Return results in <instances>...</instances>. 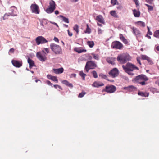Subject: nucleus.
Instances as JSON below:
<instances>
[{"label":"nucleus","instance_id":"obj_1","mask_svg":"<svg viewBox=\"0 0 159 159\" xmlns=\"http://www.w3.org/2000/svg\"><path fill=\"white\" fill-rule=\"evenodd\" d=\"M131 57L130 55L126 53L120 54L117 57V60L120 62L124 64L127 61L130 60Z\"/></svg>","mask_w":159,"mask_h":159},{"label":"nucleus","instance_id":"obj_2","mask_svg":"<svg viewBox=\"0 0 159 159\" xmlns=\"http://www.w3.org/2000/svg\"><path fill=\"white\" fill-rule=\"evenodd\" d=\"M148 78L144 75H139L134 79V82L140 84L142 85H145L147 83L145 81L148 80Z\"/></svg>","mask_w":159,"mask_h":159},{"label":"nucleus","instance_id":"obj_3","mask_svg":"<svg viewBox=\"0 0 159 159\" xmlns=\"http://www.w3.org/2000/svg\"><path fill=\"white\" fill-rule=\"evenodd\" d=\"M50 48L56 54H60L62 53L61 48L58 45L52 43L50 45Z\"/></svg>","mask_w":159,"mask_h":159},{"label":"nucleus","instance_id":"obj_4","mask_svg":"<svg viewBox=\"0 0 159 159\" xmlns=\"http://www.w3.org/2000/svg\"><path fill=\"white\" fill-rule=\"evenodd\" d=\"M56 5L55 2L53 0H51L49 2L48 8H47L45 10L46 12L48 13L53 12L56 8Z\"/></svg>","mask_w":159,"mask_h":159},{"label":"nucleus","instance_id":"obj_5","mask_svg":"<svg viewBox=\"0 0 159 159\" xmlns=\"http://www.w3.org/2000/svg\"><path fill=\"white\" fill-rule=\"evenodd\" d=\"M46 53L43 50L41 52H38L36 53V56L41 61H45L47 60Z\"/></svg>","mask_w":159,"mask_h":159},{"label":"nucleus","instance_id":"obj_6","mask_svg":"<svg viewBox=\"0 0 159 159\" xmlns=\"http://www.w3.org/2000/svg\"><path fill=\"white\" fill-rule=\"evenodd\" d=\"M111 46L114 48L121 49L123 48V45L120 42L115 41L112 43Z\"/></svg>","mask_w":159,"mask_h":159},{"label":"nucleus","instance_id":"obj_7","mask_svg":"<svg viewBox=\"0 0 159 159\" xmlns=\"http://www.w3.org/2000/svg\"><path fill=\"white\" fill-rule=\"evenodd\" d=\"M97 65L95 63L92 61H89L87 62L85 66V70L89 69H94L96 67Z\"/></svg>","mask_w":159,"mask_h":159},{"label":"nucleus","instance_id":"obj_8","mask_svg":"<svg viewBox=\"0 0 159 159\" xmlns=\"http://www.w3.org/2000/svg\"><path fill=\"white\" fill-rule=\"evenodd\" d=\"M35 41L38 45L40 44H44L48 42V41L43 37L39 36L35 39Z\"/></svg>","mask_w":159,"mask_h":159},{"label":"nucleus","instance_id":"obj_9","mask_svg":"<svg viewBox=\"0 0 159 159\" xmlns=\"http://www.w3.org/2000/svg\"><path fill=\"white\" fill-rule=\"evenodd\" d=\"M122 67L124 70H132V69L138 70V68L137 67L129 62L127 63L125 66L123 65Z\"/></svg>","mask_w":159,"mask_h":159},{"label":"nucleus","instance_id":"obj_10","mask_svg":"<svg viewBox=\"0 0 159 159\" xmlns=\"http://www.w3.org/2000/svg\"><path fill=\"white\" fill-rule=\"evenodd\" d=\"M31 10L32 12L36 14L39 13V7L36 4H32L30 6Z\"/></svg>","mask_w":159,"mask_h":159},{"label":"nucleus","instance_id":"obj_11","mask_svg":"<svg viewBox=\"0 0 159 159\" xmlns=\"http://www.w3.org/2000/svg\"><path fill=\"white\" fill-rule=\"evenodd\" d=\"M116 89V87L113 85H111L109 86H106L105 90L107 93H111L114 92Z\"/></svg>","mask_w":159,"mask_h":159},{"label":"nucleus","instance_id":"obj_12","mask_svg":"<svg viewBox=\"0 0 159 159\" xmlns=\"http://www.w3.org/2000/svg\"><path fill=\"white\" fill-rule=\"evenodd\" d=\"M131 29L133 30V32L135 35H136L137 37L141 36V32L138 29L134 27H132Z\"/></svg>","mask_w":159,"mask_h":159},{"label":"nucleus","instance_id":"obj_13","mask_svg":"<svg viewBox=\"0 0 159 159\" xmlns=\"http://www.w3.org/2000/svg\"><path fill=\"white\" fill-rule=\"evenodd\" d=\"M119 74L118 70H111L109 72V75L112 77L114 78L117 76Z\"/></svg>","mask_w":159,"mask_h":159},{"label":"nucleus","instance_id":"obj_14","mask_svg":"<svg viewBox=\"0 0 159 159\" xmlns=\"http://www.w3.org/2000/svg\"><path fill=\"white\" fill-rule=\"evenodd\" d=\"M11 12L9 13V14L11 16H15L17 15V8L15 6H13L11 7Z\"/></svg>","mask_w":159,"mask_h":159},{"label":"nucleus","instance_id":"obj_15","mask_svg":"<svg viewBox=\"0 0 159 159\" xmlns=\"http://www.w3.org/2000/svg\"><path fill=\"white\" fill-rule=\"evenodd\" d=\"M11 62L12 64L17 67H20L22 65V62L18 61L12 60Z\"/></svg>","mask_w":159,"mask_h":159},{"label":"nucleus","instance_id":"obj_16","mask_svg":"<svg viewBox=\"0 0 159 159\" xmlns=\"http://www.w3.org/2000/svg\"><path fill=\"white\" fill-rule=\"evenodd\" d=\"M96 20L98 22L103 24H105L104 20L102 16L101 15H99L97 16Z\"/></svg>","mask_w":159,"mask_h":159},{"label":"nucleus","instance_id":"obj_17","mask_svg":"<svg viewBox=\"0 0 159 159\" xmlns=\"http://www.w3.org/2000/svg\"><path fill=\"white\" fill-rule=\"evenodd\" d=\"M116 58L112 57H108L107 58V61L109 63L112 65L114 64V61L116 60Z\"/></svg>","mask_w":159,"mask_h":159},{"label":"nucleus","instance_id":"obj_18","mask_svg":"<svg viewBox=\"0 0 159 159\" xmlns=\"http://www.w3.org/2000/svg\"><path fill=\"white\" fill-rule=\"evenodd\" d=\"M104 84L101 82L98 81H95L94 82L92 85V86L94 87H99L100 86H103Z\"/></svg>","mask_w":159,"mask_h":159},{"label":"nucleus","instance_id":"obj_19","mask_svg":"<svg viewBox=\"0 0 159 159\" xmlns=\"http://www.w3.org/2000/svg\"><path fill=\"white\" fill-rule=\"evenodd\" d=\"M124 89H126L129 91H132L136 90L137 88L136 87L132 86L131 85L126 87H124Z\"/></svg>","mask_w":159,"mask_h":159},{"label":"nucleus","instance_id":"obj_20","mask_svg":"<svg viewBox=\"0 0 159 159\" xmlns=\"http://www.w3.org/2000/svg\"><path fill=\"white\" fill-rule=\"evenodd\" d=\"M120 38V40L125 44H127L128 42L126 39L123 34H120L119 35Z\"/></svg>","mask_w":159,"mask_h":159},{"label":"nucleus","instance_id":"obj_21","mask_svg":"<svg viewBox=\"0 0 159 159\" xmlns=\"http://www.w3.org/2000/svg\"><path fill=\"white\" fill-rule=\"evenodd\" d=\"M145 5L148 7V11H152L153 10L155 5L153 3L151 5H149L147 4H145Z\"/></svg>","mask_w":159,"mask_h":159},{"label":"nucleus","instance_id":"obj_22","mask_svg":"<svg viewBox=\"0 0 159 159\" xmlns=\"http://www.w3.org/2000/svg\"><path fill=\"white\" fill-rule=\"evenodd\" d=\"M133 14L135 17H139L140 16V12L139 10L136 9L133 10Z\"/></svg>","mask_w":159,"mask_h":159},{"label":"nucleus","instance_id":"obj_23","mask_svg":"<svg viewBox=\"0 0 159 159\" xmlns=\"http://www.w3.org/2000/svg\"><path fill=\"white\" fill-rule=\"evenodd\" d=\"M62 84L66 85L70 87H73L72 84L69 83L67 80H64L62 81Z\"/></svg>","mask_w":159,"mask_h":159},{"label":"nucleus","instance_id":"obj_24","mask_svg":"<svg viewBox=\"0 0 159 159\" xmlns=\"http://www.w3.org/2000/svg\"><path fill=\"white\" fill-rule=\"evenodd\" d=\"M28 62L29 63L30 69H31V67L33 66L34 65V61L29 58L28 59Z\"/></svg>","mask_w":159,"mask_h":159},{"label":"nucleus","instance_id":"obj_25","mask_svg":"<svg viewBox=\"0 0 159 159\" xmlns=\"http://www.w3.org/2000/svg\"><path fill=\"white\" fill-rule=\"evenodd\" d=\"M110 14L113 16L115 18H118L119 17L117 15L116 11L115 10H112L110 12Z\"/></svg>","mask_w":159,"mask_h":159},{"label":"nucleus","instance_id":"obj_26","mask_svg":"<svg viewBox=\"0 0 159 159\" xmlns=\"http://www.w3.org/2000/svg\"><path fill=\"white\" fill-rule=\"evenodd\" d=\"M87 45L91 48H93L94 45V43L93 41H88L87 43Z\"/></svg>","mask_w":159,"mask_h":159},{"label":"nucleus","instance_id":"obj_27","mask_svg":"<svg viewBox=\"0 0 159 159\" xmlns=\"http://www.w3.org/2000/svg\"><path fill=\"white\" fill-rule=\"evenodd\" d=\"M138 95L143 97H148L149 93H143L142 92H139L138 93Z\"/></svg>","mask_w":159,"mask_h":159},{"label":"nucleus","instance_id":"obj_28","mask_svg":"<svg viewBox=\"0 0 159 159\" xmlns=\"http://www.w3.org/2000/svg\"><path fill=\"white\" fill-rule=\"evenodd\" d=\"M59 16L62 18V20L64 22L67 23H69V19L68 18H66L64 17L63 16L61 15H60Z\"/></svg>","mask_w":159,"mask_h":159},{"label":"nucleus","instance_id":"obj_29","mask_svg":"<svg viewBox=\"0 0 159 159\" xmlns=\"http://www.w3.org/2000/svg\"><path fill=\"white\" fill-rule=\"evenodd\" d=\"M87 28L86 30H85L84 32L86 33L90 34L91 32V30L88 24L86 25Z\"/></svg>","mask_w":159,"mask_h":159},{"label":"nucleus","instance_id":"obj_30","mask_svg":"<svg viewBox=\"0 0 159 159\" xmlns=\"http://www.w3.org/2000/svg\"><path fill=\"white\" fill-rule=\"evenodd\" d=\"M79 26L77 24L75 25L73 27L74 30L75 31L77 34H78L79 33Z\"/></svg>","mask_w":159,"mask_h":159},{"label":"nucleus","instance_id":"obj_31","mask_svg":"<svg viewBox=\"0 0 159 159\" xmlns=\"http://www.w3.org/2000/svg\"><path fill=\"white\" fill-rule=\"evenodd\" d=\"M136 23L139 26H142L143 27H144L145 26V23L143 21H137Z\"/></svg>","mask_w":159,"mask_h":159},{"label":"nucleus","instance_id":"obj_32","mask_svg":"<svg viewBox=\"0 0 159 159\" xmlns=\"http://www.w3.org/2000/svg\"><path fill=\"white\" fill-rule=\"evenodd\" d=\"M153 36L157 38H159V30H157L154 32Z\"/></svg>","mask_w":159,"mask_h":159},{"label":"nucleus","instance_id":"obj_33","mask_svg":"<svg viewBox=\"0 0 159 159\" xmlns=\"http://www.w3.org/2000/svg\"><path fill=\"white\" fill-rule=\"evenodd\" d=\"M126 73L130 75H134L133 73V70H125Z\"/></svg>","mask_w":159,"mask_h":159},{"label":"nucleus","instance_id":"obj_34","mask_svg":"<svg viewBox=\"0 0 159 159\" xmlns=\"http://www.w3.org/2000/svg\"><path fill=\"white\" fill-rule=\"evenodd\" d=\"M79 74L80 75L82 78L83 80H84L86 74L84 73L82 71H81L80 72Z\"/></svg>","mask_w":159,"mask_h":159},{"label":"nucleus","instance_id":"obj_35","mask_svg":"<svg viewBox=\"0 0 159 159\" xmlns=\"http://www.w3.org/2000/svg\"><path fill=\"white\" fill-rule=\"evenodd\" d=\"M99 76L103 79H106L108 81H110L109 79H107V76L101 73L99 75Z\"/></svg>","mask_w":159,"mask_h":159},{"label":"nucleus","instance_id":"obj_36","mask_svg":"<svg viewBox=\"0 0 159 159\" xmlns=\"http://www.w3.org/2000/svg\"><path fill=\"white\" fill-rule=\"evenodd\" d=\"M76 51L78 53H81L82 52H85L87 51L86 50L83 49H78Z\"/></svg>","mask_w":159,"mask_h":159},{"label":"nucleus","instance_id":"obj_37","mask_svg":"<svg viewBox=\"0 0 159 159\" xmlns=\"http://www.w3.org/2000/svg\"><path fill=\"white\" fill-rule=\"evenodd\" d=\"M63 70H53V72L56 74H59L62 73Z\"/></svg>","mask_w":159,"mask_h":159},{"label":"nucleus","instance_id":"obj_38","mask_svg":"<svg viewBox=\"0 0 159 159\" xmlns=\"http://www.w3.org/2000/svg\"><path fill=\"white\" fill-rule=\"evenodd\" d=\"M11 16L10 14H9V13H6L5 14L3 17V19L4 20L7 19H8L9 17Z\"/></svg>","mask_w":159,"mask_h":159},{"label":"nucleus","instance_id":"obj_39","mask_svg":"<svg viewBox=\"0 0 159 159\" xmlns=\"http://www.w3.org/2000/svg\"><path fill=\"white\" fill-rule=\"evenodd\" d=\"M141 57L142 59L143 60H146L148 58V56H147L146 55H141Z\"/></svg>","mask_w":159,"mask_h":159},{"label":"nucleus","instance_id":"obj_40","mask_svg":"<svg viewBox=\"0 0 159 159\" xmlns=\"http://www.w3.org/2000/svg\"><path fill=\"white\" fill-rule=\"evenodd\" d=\"M91 55L95 59L97 60L98 59V55L94 53H92Z\"/></svg>","mask_w":159,"mask_h":159},{"label":"nucleus","instance_id":"obj_41","mask_svg":"<svg viewBox=\"0 0 159 159\" xmlns=\"http://www.w3.org/2000/svg\"><path fill=\"white\" fill-rule=\"evenodd\" d=\"M93 74V77L95 78H97L98 77V75L97 73V72L95 71H93L92 72Z\"/></svg>","mask_w":159,"mask_h":159},{"label":"nucleus","instance_id":"obj_42","mask_svg":"<svg viewBox=\"0 0 159 159\" xmlns=\"http://www.w3.org/2000/svg\"><path fill=\"white\" fill-rule=\"evenodd\" d=\"M117 2V0H111V3L112 5H114L116 4Z\"/></svg>","mask_w":159,"mask_h":159},{"label":"nucleus","instance_id":"obj_43","mask_svg":"<svg viewBox=\"0 0 159 159\" xmlns=\"http://www.w3.org/2000/svg\"><path fill=\"white\" fill-rule=\"evenodd\" d=\"M85 94V92H82L79 94L78 97L80 98H82L83 97Z\"/></svg>","mask_w":159,"mask_h":159},{"label":"nucleus","instance_id":"obj_44","mask_svg":"<svg viewBox=\"0 0 159 159\" xmlns=\"http://www.w3.org/2000/svg\"><path fill=\"white\" fill-rule=\"evenodd\" d=\"M51 80L54 81H56L57 83L58 82V80L55 76H53Z\"/></svg>","mask_w":159,"mask_h":159},{"label":"nucleus","instance_id":"obj_45","mask_svg":"<svg viewBox=\"0 0 159 159\" xmlns=\"http://www.w3.org/2000/svg\"><path fill=\"white\" fill-rule=\"evenodd\" d=\"M150 5L152 4L153 0H145Z\"/></svg>","mask_w":159,"mask_h":159},{"label":"nucleus","instance_id":"obj_46","mask_svg":"<svg viewBox=\"0 0 159 159\" xmlns=\"http://www.w3.org/2000/svg\"><path fill=\"white\" fill-rule=\"evenodd\" d=\"M148 61L150 64H151L152 63V60H151V58L148 57V58L146 60Z\"/></svg>","mask_w":159,"mask_h":159},{"label":"nucleus","instance_id":"obj_47","mask_svg":"<svg viewBox=\"0 0 159 159\" xmlns=\"http://www.w3.org/2000/svg\"><path fill=\"white\" fill-rule=\"evenodd\" d=\"M53 86L56 89H57V87L59 89H62L61 87L60 86L58 85H54Z\"/></svg>","mask_w":159,"mask_h":159},{"label":"nucleus","instance_id":"obj_48","mask_svg":"<svg viewBox=\"0 0 159 159\" xmlns=\"http://www.w3.org/2000/svg\"><path fill=\"white\" fill-rule=\"evenodd\" d=\"M69 36H72L73 35V34L71 32H70L69 30H67Z\"/></svg>","mask_w":159,"mask_h":159},{"label":"nucleus","instance_id":"obj_49","mask_svg":"<svg viewBox=\"0 0 159 159\" xmlns=\"http://www.w3.org/2000/svg\"><path fill=\"white\" fill-rule=\"evenodd\" d=\"M53 76H52L51 75H47V78L48 79H52V77Z\"/></svg>","mask_w":159,"mask_h":159},{"label":"nucleus","instance_id":"obj_50","mask_svg":"<svg viewBox=\"0 0 159 159\" xmlns=\"http://www.w3.org/2000/svg\"><path fill=\"white\" fill-rule=\"evenodd\" d=\"M43 50L44 51H45L47 52V53H48L49 52V50L47 48H44V50L43 49Z\"/></svg>","mask_w":159,"mask_h":159},{"label":"nucleus","instance_id":"obj_51","mask_svg":"<svg viewBox=\"0 0 159 159\" xmlns=\"http://www.w3.org/2000/svg\"><path fill=\"white\" fill-rule=\"evenodd\" d=\"M47 84L49 85L52 86L53 84H52L48 80L47 81Z\"/></svg>","mask_w":159,"mask_h":159},{"label":"nucleus","instance_id":"obj_52","mask_svg":"<svg viewBox=\"0 0 159 159\" xmlns=\"http://www.w3.org/2000/svg\"><path fill=\"white\" fill-rule=\"evenodd\" d=\"M98 34H101L102 33V30L100 28L98 29Z\"/></svg>","mask_w":159,"mask_h":159},{"label":"nucleus","instance_id":"obj_53","mask_svg":"<svg viewBox=\"0 0 159 159\" xmlns=\"http://www.w3.org/2000/svg\"><path fill=\"white\" fill-rule=\"evenodd\" d=\"M76 75L75 74H71L70 75V77H76Z\"/></svg>","mask_w":159,"mask_h":159},{"label":"nucleus","instance_id":"obj_54","mask_svg":"<svg viewBox=\"0 0 159 159\" xmlns=\"http://www.w3.org/2000/svg\"><path fill=\"white\" fill-rule=\"evenodd\" d=\"M14 51V49L13 48H11L9 50V52L13 53Z\"/></svg>","mask_w":159,"mask_h":159},{"label":"nucleus","instance_id":"obj_55","mask_svg":"<svg viewBox=\"0 0 159 159\" xmlns=\"http://www.w3.org/2000/svg\"><path fill=\"white\" fill-rule=\"evenodd\" d=\"M54 40L57 42H58L59 41L58 39L56 37H54Z\"/></svg>","mask_w":159,"mask_h":159},{"label":"nucleus","instance_id":"obj_56","mask_svg":"<svg viewBox=\"0 0 159 159\" xmlns=\"http://www.w3.org/2000/svg\"><path fill=\"white\" fill-rule=\"evenodd\" d=\"M134 2H135V4L136 5H138V0H133Z\"/></svg>","mask_w":159,"mask_h":159},{"label":"nucleus","instance_id":"obj_57","mask_svg":"<svg viewBox=\"0 0 159 159\" xmlns=\"http://www.w3.org/2000/svg\"><path fill=\"white\" fill-rule=\"evenodd\" d=\"M148 34H149L150 35H152V34L150 31H149L148 32Z\"/></svg>","mask_w":159,"mask_h":159},{"label":"nucleus","instance_id":"obj_58","mask_svg":"<svg viewBox=\"0 0 159 159\" xmlns=\"http://www.w3.org/2000/svg\"><path fill=\"white\" fill-rule=\"evenodd\" d=\"M59 12L57 10H56L55 11V13L56 15H58L59 14Z\"/></svg>","mask_w":159,"mask_h":159},{"label":"nucleus","instance_id":"obj_59","mask_svg":"<svg viewBox=\"0 0 159 159\" xmlns=\"http://www.w3.org/2000/svg\"><path fill=\"white\" fill-rule=\"evenodd\" d=\"M137 61L138 62V63L140 64V65H141V62H140V60L138 58H137Z\"/></svg>","mask_w":159,"mask_h":159},{"label":"nucleus","instance_id":"obj_60","mask_svg":"<svg viewBox=\"0 0 159 159\" xmlns=\"http://www.w3.org/2000/svg\"><path fill=\"white\" fill-rule=\"evenodd\" d=\"M53 70H64L63 68H62V67H61L60 68H58V69H53Z\"/></svg>","mask_w":159,"mask_h":159},{"label":"nucleus","instance_id":"obj_61","mask_svg":"<svg viewBox=\"0 0 159 159\" xmlns=\"http://www.w3.org/2000/svg\"><path fill=\"white\" fill-rule=\"evenodd\" d=\"M97 25L98 26H100V27H102V24H99V23H97Z\"/></svg>","mask_w":159,"mask_h":159},{"label":"nucleus","instance_id":"obj_62","mask_svg":"<svg viewBox=\"0 0 159 159\" xmlns=\"http://www.w3.org/2000/svg\"><path fill=\"white\" fill-rule=\"evenodd\" d=\"M156 49L157 51H159V46H157L156 47Z\"/></svg>","mask_w":159,"mask_h":159},{"label":"nucleus","instance_id":"obj_63","mask_svg":"<svg viewBox=\"0 0 159 159\" xmlns=\"http://www.w3.org/2000/svg\"><path fill=\"white\" fill-rule=\"evenodd\" d=\"M156 83L159 86V81H157L156 82Z\"/></svg>","mask_w":159,"mask_h":159},{"label":"nucleus","instance_id":"obj_64","mask_svg":"<svg viewBox=\"0 0 159 159\" xmlns=\"http://www.w3.org/2000/svg\"><path fill=\"white\" fill-rule=\"evenodd\" d=\"M63 25L65 27H68V25H67L64 24Z\"/></svg>","mask_w":159,"mask_h":159}]
</instances>
